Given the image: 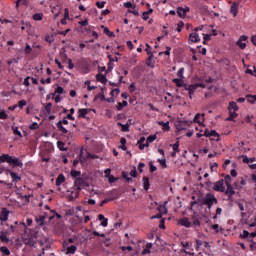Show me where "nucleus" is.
<instances>
[{
  "mask_svg": "<svg viewBox=\"0 0 256 256\" xmlns=\"http://www.w3.org/2000/svg\"><path fill=\"white\" fill-rule=\"evenodd\" d=\"M104 33L105 35H107L108 37H115V32H111L109 30V28H104Z\"/></svg>",
  "mask_w": 256,
  "mask_h": 256,
  "instance_id": "a18cd8bd",
  "label": "nucleus"
},
{
  "mask_svg": "<svg viewBox=\"0 0 256 256\" xmlns=\"http://www.w3.org/2000/svg\"><path fill=\"white\" fill-rule=\"evenodd\" d=\"M200 218H195V220L192 221V225L194 227H200L201 226V222L199 221Z\"/></svg>",
  "mask_w": 256,
  "mask_h": 256,
  "instance_id": "13d9d810",
  "label": "nucleus"
},
{
  "mask_svg": "<svg viewBox=\"0 0 256 256\" xmlns=\"http://www.w3.org/2000/svg\"><path fill=\"white\" fill-rule=\"evenodd\" d=\"M109 183H115L117 181V178H115L113 175L108 176Z\"/></svg>",
  "mask_w": 256,
  "mask_h": 256,
  "instance_id": "69168bd1",
  "label": "nucleus"
},
{
  "mask_svg": "<svg viewBox=\"0 0 256 256\" xmlns=\"http://www.w3.org/2000/svg\"><path fill=\"white\" fill-rule=\"evenodd\" d=\"M177 26H178V27H177L176 31H177L178 33H181V29L185 27V23H183V21H180V22L177 24Z\"/></svg>",
  "mask_w": 256,
  "mask_h": 256,
  "instance_id": "5fc2aeb1",
  "label": "nucleus"
},
{
  "mask_svg": "<svg viewBox=\"0 0 256 256\" xmlns=\"http://www.w3.org/2000/svg\"><path fill=\"white\" fill-rule=\"evenodd\" d=\"M127 139H125V137H122L120 139V145L119 148L122 149V151H127Z\"/></svg>",
  "mask_w": 256,
  "mask_h": 256,
  "instance_id": "4be33fe9",
  "label": "nucleus"
},
{
  "mask_svg": "<svg viewBox=\"0 0 256 256\" xmlns=\"http://www.w3.org/2000/svg\"><path fill=\"white\" fill-rule=\"evenodd\" d=\"M62 183H65V175L59 174L56 179V187L61 186Z\"/></svg>",
  "mask_w": 256,
  "mask_h": 256,
  "instance_id": "6ab92c4d",
  "label": "nucleus"
},
{
  "mask_svg": "<svg viewBox=\"0 0 256 256\" xmlns=\"http://www.w3.org/2000/svg\"><path fill=\"white\" fill-rule=\"evenodd\" d=\"M199 117H201V114L197 113L195 116H194V119H193V123H198V125L201 127H204L205 124L202 123L201 121H199Z\"/></svg>",
  "mask_w": 256,
  "mask_h": 256,
  "instance_id": "cd10ccee",
  "label": "nucleus"
},
{
  "mask_svg": "<svg viewBox=\"0 0 256 256\" xmlns=\"http://www.w3.org/2000/svg\"><path fill=\"white\" fill-rule=\"evenodd\" d=\"M107 58L109 59L108 69H113V67H114L113 62H114V61L118 62V61H119V58H118V57H115V59H113V56H111V54H109V55L107 56Z\"/></svg>",
  "mask_w": 256,
  "mask_h": 256,
  "instance_id": "f3484780",
  "label": "nucleus"
},
{
  "mask_svg": "<svg viewBox=\"0 0 256 256\" xmlns=\"http://www.w3.org/2000/svg\"><path fill=\"white\" fill-rule=\"evenodd\" d=\"M34 21H41L43 19V13H36L33 15Z\"/></svg>",
  "mask_w": 256,
  "mask_h": 256,
  "instance_id": "ea45409f",
  "label": "nucleus"
},
{
  "mask_svg": "<svg viewBox=\"0 0 256 256\" xmlns=\"http://www.w3.org/2000/svg\"><path fill=\"white\" fill-rule=\"evenodd\" d=\"M204 185H205V187H206V189L208 190V191H210V189H213V187H214V183H212L211 181H206L205 183H204Z\"/></svg>",
  "mask_w": 256,
  "mask_h": 256,
  "instance_id": "37998d69",
  "label": "nucleus"
},
{
  "mask_svg": "<svg viewBox=\"0 0 256 256\" xmlns=\"http://www.w3.org/2000/svg\"><path fill=\"white\" fill-rule=\"evenodd\" d=\"M9 219V210L7 208H2L0 213V221H7Z\"/></svg>",
  "mask_w": 256,
  "mask_h": 256,
  "instance_id": "9d476101",
  "label": "nucleus"
},
{
  "mask_svg": "<svg viewBox=\"0 0 256 256\" xmlns=\"http://www.w3.org/2000/svg\"><path fill=\"white\" fill-rule=\"evenodd\" d=\"M226 187H227V189L225 191V195H234L235 194V190L233 189V186L231 184Z\"/></svg>",
  "mask_w": 256,
  "mask_h": 256,
  "instance_id": "c85d7f7f",
  "label": "nucleus"
},
{
  "mask_svg": "<svg viewBox=\"0 0 256 256\" xmlns=\"http://www.w3.org/2000/svg\"><path fill=\"white\" fill-rule=\"evenodd\" d=\"M149 187H151V183L149 182V177H143V189L144 191H149Z\"/></svg>",
  "mask_w": 256,
  "mask_h": 256,
  "instance_id": "2eb2a0df",
  "label": "nucleus"
},
{
  "mask_svg": "<svg viewBox=\"0 0 256 256\" xmlns=\"http://www.w3.org/2000/svg\"><path fill=\"white\" fill-rule=\"evenodd\" d=\"M55 93H59V95H61L65 93V90L63 89V87L57 86V88L55 89Z\"/></svg>",
  "mask_w": 256,
  "mask_h": 256,
  "instance_id": "bf43d9fd",
  "label": "nucleus"
},
{
  "mask_svg": "<svg viewBox=\"0 0 256 256\" xmlns=\"http://www.w3.org/2000/svg\"><path fill=\"white\" fill-rule=\"evenodd\" d=\"M12 131L14 135H17L18 137H23V134H21V131H19L18 127L12 126Z\"/></svg>",
  "mask_w": 256,
  "mask_h": 256,
  "instance_id": "4c0bfd02",
  "label": "nucleus"
},
{
  "mask_svg": "<svg viewBox=\"0 0 256 256\" xmlns=\"http://www.w3.org/2000/svg\"><path fill=\"white\" fill-rule=\"evenodd\" d=\"M158 162L160 163V165L163 169H167V160L165 158L159 159Z\"/></svg>",
  "mask_w": 256,
  "mask_h": 256,
  "instance_id": "09e8293b",
  "label": "nucleus"
},
{
  "mask_svg": "<svg viewBox=\"0 0 256 256\" xmlns=\"http://www.w3.org/2000/svg\"><path fill=\"white\" fill-rule=\"evenodd\" d=\"M158 125H160V127H163V131H171V126H169V122L158 121Z\"/></svg>",
  "mask_w": 256,
  "mask_h": 256,
  "instance_id": "a211bd4d",
  "label": "nucleus"
},
{
  "mask_svg": "<svg viewBox=\"0 0 256 256\" xmlns=\"http://www.w3.org/2000/svg\"><path fill=\"white\" fill-rule=\"evenodd\" d=\"M98 219H99V221H102L101 222L102 227H107L108 220L105 218V216L103 214H99Z\"/></svg>",
  "mask_w": 256,
  "mask_h": 256,
  "instance_id": "5701e85b",
  "label": "nucleus"
},
{
  "mask_svg": "<svg viewBox=\"0 0 256 256\" xmlns=\"http://www.w3.org/2000/svg\"><path fill=\"white\" fill-rule=\"evenodd\" d=\"M96 81H99L103 85H107V76L99 73L96 75Z\"/></svg>",
  "mask_w": 256,
  "mask_h": 256,
  "instance_id": "4468645a",
  "label": "nucleus"
},
{
  "mask_svg": "<svg viewBox=\"0 0 256 256\" xmlns=\"http://www.w3.org/2000/svg\"><path fill=\"white\" fill-rule=\"evenodd\" d=\"M176 128H177V131H183L185 130V125L183 124V121L179 120L176 122Z\"/></svg>",
  "mask_w": 256,
  "mask_h": 256,
  "instance_id": "c756f323",
  "label": "nucleus"
},
{
  "mask_svg": "<svg viewBox=\"0 0 256 256\" xmlns=\"http://www.w3.org/2000/svg\"><path fill=\"white\" fill-rule=\"evenodd\" d=\"M228 110L229 111H233L234 113H237V111H239V106L237 105L236 102L232 101L229 103V106H228Z\"/></svg>",
  "mask_w": 256,
  "mask_h": 256,
  "instance_id": "dca6fc26",
  "label": "nucleus"
},
{
  "mask_svg": "<svg viewBox=\"0 0 256 256\" xmlns=\"http://www.w3.org/2000/svg\"><path fill=\"white\" fill-rule=\"evenodd\" d=\"M239 114L237 112L229 111V117L226 118V121H235V118L238 117Z\"/></svg>",
  "mask_w": 256,
  "mask_h": 256,
  "instance_id": "393cba45",
  "label": "nucleus"
},
{
  "mask_svg": "<svg viewBox=\"0 0 256 256\" xmlns=\"http://www.w3.org/2000/svg\"><path fill=\"white\" fill-rule=\"evenodd\" d=\"M71 177H80L81 176V171H77L75 169H72L70 172Z\"/></svg>",
  "mask_w": 256,
  "mask_h": 256,
  "instance_id": "58836bf2",
  "label": "nucleus"
},
{
  "mask_svg": "<svg viewBox=\"0 0 256 256\" xmlns=\"http://www.w3.org/2000/svg\"><path fill=\"white\" fill-rule=\"evenodd\" d=\"M185 71V68H180L177 72V77H179V79H184L185 77L183 76V73Z\"/></svg>",
  "mask_w": 256,
  "mask_h": 256,
  "instance_id": "603ef678",
  "label": "nucleus"
},
{
  "mask_svg": "<svg viewBox=\"0 0 256 256\" xmlns=\"http://www.w3.org/2000/svg\"><path fill=\"white\" fill-rule=\"evenodd\" d=\"M127 105H129V103L126 100H124L123 102H118L117 110L121 111L123 107H127Z\"/></svg>",
  "mask_w": 256,
  "mask_h": 256,
  "instance_id": "72a5a7b5",
  "label": "nucleus"
},
{
  "mask_svg": "<svg viewBox=\"0 0 256 256\" xmlns=\"http://www.w3.org/2000/svg\"><path fill=\"white\" fill-rule=\"evenodd\" d=\"M246 99H247L248 103H251V105H255L256 95L247 94Z\"/></svg>",
  "mask_w": 256,
  "mask_h": 256,
  "instance_id": "b1692460",
  "label": "nucleus"
},
{
  "mask_svg": "<svg viewBox=\"0 0 256 256\" xmlns=\"http://www.w3.org/2000/svg\"><path fill=\"white\" fill-rule=\"evenodd\" d=\"M249 235H250L249 231L243 230V233L240 234V238L241 239H249Z\"/></svg>",
  "mask_w": 256,
  "mask_h": 256,
  "instance_id": "49530a36",
  "label": "nucleus"
},
{
  "mask_svg": "<svg viewBox=\"0 0 256 256\" xmlns=\"http://www.w3.org/2000/svg\"><path fill=\"white\" fill-rule=\"evenodd\" d=\"M230 13H232L233 17H237V13H239V4H237V2L232 4Z\"/></svg>",
  "mask_w": 256,
  "mask_h": 256,
  "instance_id": "f8f14e48",
  "label": "nucleus"
},
{
  "mask_svg": "<svg viewBox=\"0 0 256 256\" xmlns=\"http://www.w3.org/2000/svg\"><path fill=\"white\" fill-rule=\"evenodd\" d=\"M6 173H9L14 183H19L21 181V176L17 174V172H13L11 170H6Z\"/></svg>",
  "mask_w": 256,
  "mask_h": 256,
  "instance_id": "6e6552de",
  "label": "nucleus"
},
{
  "mask_svg": "<svg viewBox=\"0 0 256 256\" xmlns=\"http://www.w3.org/2000/svg\"><path fill=\"white\" fill-rule=\"evenodd\" d=\"M56 127L59 129V131H61V133H64V134L69 133V130L63 127V122H61V120L57 122Z\"/></svg>",
  "mask_w": 256,
  "mask_h": 256,
  "instance_id": "412c9836",
  "label": "nucleus"
},
{
  "mask_svg": "<svg viewBox=\"0 0 256 256\" xmlns=\"http://www.w3.org/2000/svg\"><path fill=\"white\" fill-rule=\"evenodd\" d=\"M0 240H1L3 243H9V238L7 237V235L3 234V232H2L1 235H0Z\"/></svg>",
  "mask_w": 256,
  "mask_h": 256,
  "instance_id": "3c124183",
  "label": "nucleus"
},
{
  "mask_svg": "<svg viewBox=\"0 0 256 256\" xmlns=\"http://www.w3.org/2000/svg\"><path fill=\"white\" fill-rule=\"evenodd\" d=\"M76 251H77V246H75V245L69 246V247L67 248L66 255H69V253H70L71 255H74V253H75Z\"/></svg>",
  "mask_w": 256,
  "mask_h": 256,
  "instance_id": "bb28decb",
  "label": "nucleus"
},
{
  "mask_svg": "<svg viewBox=\"0 0 256 256\" xmlns=\"http://www.w3.org/2000/svg\"><path fill=\"white\" fill-rule=\"evenodd\" d=\"M31 51H33V48H31V45L26 44V47L24 49L25 55H30Z\"/></svg>",
  "mask_w": 256,
  "mask_h": 256,
  "instance_id": "de8ad7c7",
  "label": "nucleus"
},
{
  "mask_svg": "<svg viewBox=\"0 0 256 256\" xmlns=\"http://www.w3.org/2000/svg\"><path fill=\"white\" fill-rule=\"evenodd\" d=\"M8 115L5 111L0 112V119H7Z\"/></svg>",
  "mask_w": 256,
  "mask_h": 256,
  "instance_id": "338daca9",
  "label": "nucleus"
},
{
  "mask_svg": "<svg viewBox=\"0 0 256 256\" xmlns=\"http://www.w3.org/2000/svg\"><path fill=\"white\" fill-rule=\"evenodd\" d=\"M130 176L134 178L137 177V168L134 167V169L130 171Z\"/></svg>",
  "mask_w": 256,
  "mask_h": 256,
  "instance_id": "0e129e2a",
  "label": "nucleus"
},
{
  "mask_svg": "<svg viewBox=\"0 0 256 256\" xmlns=\"http://www.w3.org/2000/svg\"><path fill=\"white\" fill-rule=\"evenodd\" d=\"M124 7H126V9H135L137 7V5H135L131 2H125Z\"/></svg>",
  "mask_w": 256,
  "mask_h": 256,
  "instance_id": "a19ab883",
  "label": "nucleus"
},
{
  "mask_svg": "<svg viewBox=\"0 0 256 256\" xmlns=\"http://www.w3.org/2000/svg\"><path fill=\"white\" fill-rule=\"evenodd\" d=\"M148 55H149V57L147 59L146 65L148 67H151V61H153V54H148Z\"/></svg>",
  "mask_w": 256,
  "mask_h": 256,
  "instance_id": "680f3d73",
  "label": "nucleus"
},
{
  "mask_svg": "<svg viewBox=\"0 0 256 256\" xmlns=\"http://www.w3.org/2000/svg\"><path fill=\"white\" fill-rule=\"evenodd\" d=\"M158 211L159 213L154 216H151L150 219H161L163 215H167V207L165 205H160L158 207Z\"/></svg>",
  "mask_w": 256,
  "mask_h": 256,
  "instance_id": "39448f33",
  "label": "nucleus"
},
{
  "mask_svg": "<svg viewBox=\"0 0 256 256\" xmlns=\"http://www.w3.org/2000/svg\"><path fill=\"white\" fill-rule=\"evenodd\" d=\"M236 45H238V47H240L241 49H245V47H247V43L242 42L241 40H238L236 42Z\"/></svg>",
  "mask_w": 256,
  "mask_h": 256,
  "instance_id": "864d4df0",
  "label": "nucleus"
},
{
  "mask_svg": "<svg viewBox=\"0 0 256 256\" xmlns=\"http://www.w3.org/2000/svg\"><path fill=\"white\" fill-rule=\"evenodd\" d=\"M178 225H181L182 227H191V222L189 221V218L184 217L182 219H180V221L178 222Z\"/></svg>",
  "mask_w": 256,
  "mask_h": 256,
  "instance_id": "ddd939ff",
  "label": "nucleus"
},
{
  "mask_svg": "<svg viewBox=\"0 0 256 256\" xmlns=\"http://www.w3.org/2000/svg\"><path fill=\"white\" fill-rule=\"evenodd\" d=\"M57 147L61 151H69V148H65V142H63V141H58L57 142Z\"/></svg>",
  "mask_w": 256,
  "mask_h": 256,
  "instance_id": "7c9ffc66",
  "label": "nucleus"
},
{
  "mask_svg": "<svg viewBox=\"0 0 256 256\" xmlns=\"http://www.w3.org/2000/svg\"><path fill=\"white\" fill-rule=\"evenodd\" d=\"M24 244L29 247H35V239L32 236L24 237Z\"/></svg>",
  "mask_w": 256,
  "mask_h": 256,
  "instance_id": "9b49d317",
  "label": "nucleus"
},
{
  "mask_svg": "<svg viewBox=\"0 0 256 256\" xmlns=\"http://www.w3.org/2000/svg\"><path fill=\"white\" fill-rule=\"evenodd\" d=\"M29 129H31V131H35V129H39V124L37 122H33L30 126Z\"/></svg>",
  "mask_w": 256,
  "mask_h": 256,
  "instance_id": "6e6d98bb",
  "label": "nucleus"
},
{
  "mask_svg": "<svg viewBox=\"0 0 256 256\" xmlns=\"http://www.w3.org/2000/svg\"><path fill=\"white\" fill-rule=\"evenodd\" d=\"M195 91H197V88H196V86H194V84H193V87L190 88V90H188V92H189V98H190V99H193V95L195 94Z\"/></svg>",
  "mask_w": 256,
  "mask_h": 256,
  "instance_id": "79ce46f5",
  "label": "nucleus"
},
{
  "mask_svg": "<svg viewBox=\"0 0 256 256\" xmlns=\"http://www.w3.org/2000/svg\"><path fill=\"white\" fill-rule=\"evenodd\" d=\"M213 191H218L219 193H225V180L220 179L214 183L212 187Z\"/></svg>",
  "mask_w": 256,
  "mask_h": 256,
  "instance_id": "20e7f679",
  "label": "nucleus"
},
{
  "mask_svg": "<svg viewBox=\"0 0 256 256\" xmlns=\"http://www.w3.org/2000/svg\"><path fill=\"white\" fill-rule=\"evenodd\" d=\"M0 251H1V253H3L6 256L11 255V251L9 250V248H7V246L0 247Z\"/></svg>",
  "mask_w": 256,
  "mask_h": 256,
  "instance_id": "2f4dec72",
  "label": "nucleus"
},
{
  "mask_svg": "<svg viewBox=\"0 0 256 256\" xmlns=\"http://www.w3.org/2000/svg\"><path fill=\"white\" fill-rule=\"evenodd\" d=\"M115 199H119V195L116 197L106 198L100 203V207H103L105 204L109 203V201H115Z\"/></svg>",
  "mask_w": 256,
  "mask_h": 256,
  "instance_id": "a878e982",
  "label": "nucleus"
},
{
  "mask_svg": "<svg viewBox=\"0 0 256 256\" xmlns=\"http://www.w3.org/2000/svg\"><path fill=\"white\" fill-rule=\"evenodd\" d=\"M172 82L175 83L176 87H183V79L181 78H174Z\"/></svg>",
  "mask_w": 256,
  "mask_h": 256,
  "instance_id": "f704fd0d",
  "label": "nucleus"
},
{
  "mask_svg": "<svg viewBox=\"0 0 256 256\" xmlns=\"http://www.w3.org/2000/svg\"><path fill=\"white\" fill-rule=\"evenodd\" d=\"M45 219H47V214L35 217V221L40 227H43L45 225Z\"/></svg>",
  "mask_w": 256,
  "mask_h": 256,
  "instance_id": "0eeeda50",
  "label": "nucleus"
},
{
  "mask_svg": "<svg viewBox=\"0 0 256 256\" xmlns=\"http://www.w3.org/2000/svg\"><path fill=\"white\" fill-rule=\"evenodd\" d=\"M74 185L76 187V194L75 196H71L70 199H77V197H79V193H81V187L85 185V180H83V178H76Z\"/></svg>",
  "mask_w": 256,
  "mask_h": 256,
  "instance_id": "7ed1b4c3",
  "label": "nucleus"
},
{
  "mask_svg": "<svg viewBox=\"0 0 256 256\" xmlns=\"http://www.w3.org/2000/svg\"><path fill=\"white\" fill-rule=\"evenodd\" d=\"M170 147H172L173 151L176 153H179V138H177V141L175 144H170Z\"/></svg>",
  "mask_w": 256,
  "mask_h": 256,
  "instance_id": "c9c22d12",
  "label": "nucleus"
},
{
  "mask_svg": "<svg viewBox=\"0 0 256 256\" xmlns=\"http://www.w3.org/2000/svg\"><path fill=\"white\" fill-rule=\"evenodd\" d=\"M105 3V1L96 2V6L98 7V9H103V7H105Z\"/></svg>",
  "mask_w": 256,
  "mask_h": 256,
  "instance_id": "e2e57ef3",
  "label": "nucleus"
},
{
  "mask_svg": "<svg viewBox=\"0 0 256 256\" xmlns=\"http://www.w3.org/2000/svg\"><path fill=\"white\" fill-rule=\"evenodd\" d=\"M78 117L82 119H87V114L91 113V109L89 108H82L78 110Z\"/></svg>",
  "mask_w": 256,
  "mask_h": 256,
  "instance_id": "423d86ee",
  "label": "nucleus"
},
{
  "mask_svg": "<svg viewBox=\"0 0 256 256\" xmlns=\"http://www.w3.org/2000/svg\"><path fill=\"white\" fill-rule=\"evenodd\" d=\"M151 13H153L152 8H150L148 11L142 13V17H143L144 21H147V19H149V15H151Z\"/></svg>",
  "mask_w": 256,
  "mask_h": 256,
  "instance_id": "473e14b6",
  "label": "nucleus"
},
{
  "mask_svg": "<svg viewBox=\"0 0 256 256\" xmlns=\"http://www.w3.org/2000/svg\"><path fill=\"white\" fill-rule=\"evenodd\" d=\"M64 19H69V8L64 9Z\"/></svg>",
  "mask_w": 256,
  "mask_h": 256,
  "instance_id": "774afa93",
  "label": "nucleus"
},
{
  "mask_svg": "<svg viewBox=\"0 0 256 256\" xmlns=\"http://www.w3.org/2000/svg\"><path fill=\"white\" fill-rule=\"evenodd\" d=\"M117 125H118V127H122L121 131L123 133H127L129 131V127H130L129 123L123 124L121 122H118Z\"/></svg>",
  "mask_w": 256,
  "mask_h": 256,
  "instance_id": "aec40b11",
  "label": "nucleus"
},
{
  "mask_svg": "<svg viewBox=\"0 0 256 256\" xmlns=\"http://www.w3.org/2000/svg\"><path fill=\"white\" fill-rule=\"evenodd\" d=\"M189 41H191V43H199V41H201V38L199 37V34H197L196 32H192L189 35Z\"/></svg>",
  "mask_w": 256,
  "mask_h": 256,
  "instance_id": "1a4fd4ad",
  "label": "nucleus"
},
{
  "mask_svg": "<svg viewBox=\"0 0 256 256\" xmlns=\"http://www.w3.org/2000/svg\"><path fill=\"white\" fill-rule=\"evenodd\" d=\"M218 203L219 201L217 200V197L211 193H208L204 198H198L196 201L191 202V207L195 205H207L208 209H211L214 204L217 205Z\"/></svg>",
  "mask_w": 256,
  "mask_h": 256,
  "instance_id": "f257e3e1",
  "label": "nucleus"
},
{
  "mask_svg": "<svg viewBox=\"0 0 256 256\" xmlns=\"http://www.w3.org/2000/svg\"><path fill=\"white\" fill-rule=\"evenodd\" d=\"M224 181L226 183V186L231 185V176L226 175L225 178H224Z\"/></svg>",
  "mask_w": 256,
  "mask_h": 256,
  "instance_id": "052dcab7",
  "label": "nucleus"
},
{
  "mask_svg": "<svg viewBox=\"0 0 256 256\" xmlns=\"http://www.w3.org/2000/svg\"><path fill=\"white\" fill-rule=\"evenodd\" d=\"M177 15L178 17H180L181 19H185V14L183 12V7H178L177 8Z\"/></svg>",
  "mask_w": 256,
  "mask_h": 256,
  "instance_id": "e433bc0d",
  "label": "nucleus"
},
{
  "mask_svg": "<svg viewBox=\"0 0 256 256\" xmlns=\"http://www.w3.org/2000/svg\"><path fill=\"white\" fill-rule=\"evenodd\" d=\"M51 107H53V103H51V102L47 103L45 106V111L48 115L51 114Z\"/></svg>",
  "mask_w": 256,
  "mask_h": 256,
  "instance_id": "c03bdc74",
  "label": "nucleus"
},
{
  "mask_svg": "<svg viewBox=\"0 0 256 256\" xmlns=\"http://www.w3.org/2000/svg\"><path fill=\"white\" fill-rule=\"evenodd\" d=\"M155 139H157V134L148 136V138L146 139V142H148V144L153 143Z\"/></svg>",
  "mask_w": 256,
  "mask_h": 256,
  "instance_id": "8fccbe9b",
  "label": "nucleus"
},
{
  "mask_svg": "<svg viewBox=\"0 0 256 256\" xmlns=\"http://www.w3.org/2000/svg\"><path fill=\"white\" fill-rule=\"evenodd\" d=\"M0 163H9L13 167H23V162L17 157L9 156V154H3L0 156Z\"/></svg>",
  "mask_w": 256,
  "mask_h": 256,
  "instance_id": "f03ea898",
  "label": "nucleus"
},
{
  "mask_svg": "<svg viewBox=\"0 0 256 256\" xmlns=\"http://www.w3.org/2000/svg\"><path fill=\"white\" fill-rule=\"evenodd\" d=\"M150 173H155L157 171V166L153 165V162H149Z\"/></svg>",
  "mask_w": 256,
  "mask_h": 256,
  "instance_id": "4d7b16f0",
  "label": "nucleus"
}]
</instances>
